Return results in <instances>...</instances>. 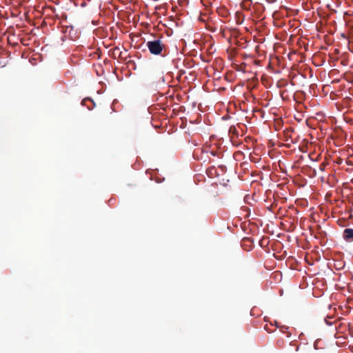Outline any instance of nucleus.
<instances>
[{
	"mask_svg": "<svg viewBox=\"0 0 353 353\" xmlns=\"http://www.w3.org/2000/svg\"><path fill=\"white\" fill-rule=\"evenodd\" d=\"M147 47L150 52L152 54L160 55L163 49V45L161 43V40L157 39L147 42Z\"/></svg>",
	"mask_w": 353,
	"mask_h": 353,
	"instance_id": "1",
	"label": "nucleus"
},
{
	"mask_svg": "<svg viewBox=\"0 0 353 353\" xmlns=\"http://www.w3.org/2000/svg\"><path fill=\"white\" fill-rule=\"evenodd\" d=\"M61 31L65 34V37H68L72 40L77 39L79 36V32L77 29H74L72 25L61 26L58 27Z\"/></svg>",
	"mask_w": 353,
	"mask_h": 353,
	"instance_id": "2",
	"label": "nucleus"
},
{
	"mask_svg": "<svg viewBox=\"0 0 353 353\" xmlns=\"http://www.w3.org/2000/svg\"><path fill=\"white\" fill-rule=\"evenodd\" d=\"M343 237L345 241L347 242L353 241V229L352 228H346L344 230L343 233Z\"/></svg>",
	"mask_w": 353,
	"mask_h": 353,
	"instance_id": "3",
	"label": "nucleus"
},
{
	"mask_svg": "<svg viewBox=\"0 0 353 353\" xmlns=\"http://www.w3.org/2000/svg\"><path fill=\"white\" fill-rule=\"evenodd\" d=\"M346 32H343L341 36L344 38L347 37H353V26L352 23H345Z\"/></svg>",
	"mask_w": 353,
	"mask_h": 353,
	"instance_id": "4",
	"label": "nucleus"
},
{
	"mask_svg": "<svg viewBox=\"0 0 353 353\" xmlns=\"http://www.w3.org/2000/svg\"><path fill=\"white\" fill-rule=\"evenodd\" d=\"M206 174L210 178L218 176L217 170L214 166H211L206 170Z\"/></svg>",
	"mask_w": 353,
	"mask_h": 353,
	"instance_id": "5",
	"label": "nucleus"
},
{
	"mask_svg": "<svg viewBox=\"0 0 353 353\" xmlns=\"http://www.w3.org/2000/svg\"><path fill=\"white\" fill-rule=\"evenodd\" d=\"M214 23H205V28L211 32H215L216 28L214 26Z\"/></svg>",
	"mask_w": 353,
	"mask_h": 353,
	"instance_id": "6",
	"label": "nucleus"
},
{
	"mask_svg": "<svg viewBox=\"0 0 353 353\" xmlns=\"http://www.w3.org/2000/svg\"><path fill=\"white\" fill-rule=\"evenodd\" d=\"M230 31H232V35H233V36H234V37H236V36H237V34H236L237 31H236V28H234V29H233V28H232V29L230 30Z\"/></svg>",
	"mask_w": 353,
	"mask_h": 353,
	"instance_id": "7",
	"label": "nucleus"
},
{
	"mask_svg": "<svg viewBox=\"0 0 353 353\" xmlns=\"http://www.w3.org/2000/svg\"><path fill=\"white\" fill-rule=\"evenodd\" d=\"M220 32H222L223 36L224 37H227L226 30L223 29L222 28H220Z\"/></svg>",
	"mask_w": 353,
	"mask_h": 353,
	"instance_id": "8",
	"label": "nucleus"
},
{
	"mask_svg": "<svg viewBox=\"0 0 353 353\" xmlns=\"http://www.w3.org/2000/svg\"><path fill=\"white\" fill-rule=\"evenodd\" d=\"M316 30L317 31H320V27L318 26V24H316Z\"/></svg>",
	"mask_w": 353,
	"mask_h": 353,
	"instance_id": "9",
	"label": "nucleus"
},
{
	"mask_svg": "<svg viewBox=\"0 0 353 353\" xmlns=\"http://www.w3.org/2000/svg\"><path fill=\"white\" fill-rule=\"evenodd\" d=\"M320 169H321V170H324V167H323V165H321V166H320Z\"/></svg>",
	"mask_w": 353,
	"mask_h": 353,
	"instance_id": "10",
	"label": "nucleus"
},
{
	"mask_svg": "<svg viewBox=\"0 0 353 353\" xmlns=\"http://www.w3.org/2000/svg\"><path fill=\"white\" fill-rule=\"evenodd\" d=\"M86 99H84L82 101V105H84V103L85 102Z\"/></svg>",
	"mask_w": 353,
	"mask_h": 353,
	"instance_id": "11",
	"label": "nucleus"
},
{
	"mask_svg": "<svg viewBox=\"0 0 353 353\" xmlns=\"http://www.w3.org/2000/svg\"><path fill=\"white\" fill-rule=\"evenodd\" d=\"M17 26H18L19 28H22V26H20L19 24H17Z\"/></svg>",
	"mask_w": 353,
	"mask_h": 353,
	"instance_id": "12",
	"label": "nucleus"
}]
</instances>
